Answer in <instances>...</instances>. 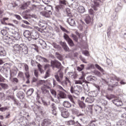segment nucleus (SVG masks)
Listing matches in <instances>:
<instances>
[{"instance_id": "f257e3e1", "label": "nucleus", "mask_w": 126, "mask_h": 126, "mask_svg": "<svg viewBox=\"0 0 126 126\" xmlns=\"http://www.w3.org/2000/svg\"><path fill=\"white\" fill-rule=\"evenodd\" d=\"M120 80L121 78L118 77L117 76L115 75H111L110 82L112 84L111 87L114 88L117 87V86H119V82H118V81H120Z\"/></svg>"}, {"instance_id": "aec40b11", "label": "nucleus", "mask_w": 126, "mask_h": 126, "mask_svg": "<svg viewBox=\"0 0 126 126\" xmlns=\"http://www.w3.org/2000/svg\"><path fill=\"white\" fill-rule=\"evenodd\" d=\"M61 45L65 52L69 51V48H68L65 42H61Z\"/></svg>"}, {"instance_id": "680f3d73", "label": "nucleus", "mask_w": 126, "mask_h": 126, "mask_svg": "<svg viewBox=\"0 0 126 126\" xmlns=\"http://www.w3.org/2000/svg\"><path fill=\"white\" fill-rule=\"evenodd\" d=\"M57 59L59 60L60 61H62L63 60V56L61 55L60 54H59L57 57Z\"/></svg>"}, {"instance_id": "412c9836", "label": "nucleus", "mask_w": 126, "mask_h": 126, "mask_svg": "<svg viewBox=\"0 0 126 126\" xmlns=\"http://www.w3.org/2000/svg\"><path fill=\"white\" fill-rule=\"evenodd\" d=\"M8 30H9V28L5 27L3 28V30L1 31V33L3 36H5V35L7 34V31H8Z\"/></svg>"}, {"instance_id": "bf43d9fd", "label": "nucleus", "mask_w": 126, "mask_h": 126, "mask_svg": "<svg viewBox=\"0 0 126 126\" xmlns=\"http://www.w3.org/2000/svg\"><path fill=\"white\" fill-rule=\"evenodd\" d=\"M68 125H74L75 122L73 120H70L68 122Z\"/></svg>"}, {"instance_id": "052dcab7", "label": "nucleus", "mask_w": 126, "mask_h": 126, "mask_svg": "<svg viewBox=\"0 0 126 126\" xmlns=\"http://www.w3.org/2000/svg\"><path fill=\"white\" fill-rule=\"evenodd\" d=\"M106 63L108 65H112V62H111V60H107Z\"/></svg>"}, {"instance_id": "a211bd4d", "label": "nucleus", "mask_w": 126, "mask_h": 126, "mask_svg": "<svg viewBox=\"0 0 126 126\" xmlns=\"http://www.w3.org/2000/svg\"><path fill=\"white\" fill-rule=\"evenodd\" d=\"M74 91L75 94H80V92H81V88L78 86L74 87Z\"/></svg>"}, {"instance_id": "bb28decb", "label": "nucleus", "mask_w": 126, "mask_h": 126, "mask_svg": "<svg viewBox=\"0 0 126 126\" xmlns=\"http://www.w3.org/2000/svg\"><path fill=\"white\" fill-rule=\"evenodd\" d=\"M67 22L71 26H73L75 24V21L71 18H68Z\"/></svg>"}, {"instance_id": "e433bc0d", "label": "nucleus", "mask_w": 126, "mask_h": 126, "mask_svg": "<svg viewBox=\"0 0 126 126\" xmlns=\"http://www.w3.org/2000/svg\"><path fill=\"white\" fill-rule=\"evenodd\" d=\"M37 67H38V70H39V71H40V73H44V70L42 68V66L40 64H38L37 65Z\"/></svg>"}, {"instance_id": "393cba45", "label": "nucleus", "mask_w": 126, "mask_h": 126, "mask_svg": "<svg viewBox=\"0 0 126 126\" xmlns=\"http://www.w3.org/2000/svg\"><path fill=\"white\" fill-rule=\"evenodd\" d=\"M62 116L63 118H68L69 117V113L67 111H63L62 112Z\"/></svg>"}, {"instance_id": "7c9ffc66", "label": "nucleus", "mask_w": 126, "mask_h": 126, "mask_svg": "<svg viewBox=\"0 0 126 126\" xmlns=\"http://www.w3.org/2000/svg\"><path fill=\"white\" fill-rule=\"evenodd\" d=\"M41 91H42V93H44V94H46V93H49V91H48V89L47 88H46V87L43 86L41 87Z\"/></svg>"}, {"instance_id": "f3484780", "label": "nucleus", "mask_w": 126, "mask_h": 126, "mask_svg": "<svg viewBox=\"0 0 126 126\" xmlns=\"http://www.w3.org/2000/svg\"><path fill=\"white\" fill-rule=\"evenodd\" d=\"M66 94L63 92L60 91L58 94V99H63L65 98Z\"/></svg>"}, {"instance_id": "6e6d98bb", "label": "nucleus", "mask_w": 126, "mask_h": 126, "mask_svg": "<svg viewBox=\"0 0 126 126\" xmlns=\"http://www.w3.org/2000/svg\"><path fill=\"white\" fill-rule=\"evenodd\" d=\"M60 29L62 31H63V32H65V33H67V32H68L66 29L62 26L60 27Z\"/></svg>"}, {"instance_id": "20e7f679", "label": "nucleus", "mask_w": 126, "mask_h": 126, "mask_svg": "<svg viewBox=\"0 0 126 126\" xmlns=\"http://www.w3.org/2000/svg\"><path fill=\"white\" fill-rule=\"evenodd\" d=\"M20 53L24 54V55H27L28 53V47L26 45L23 43L21 44Z\"/></svg>"}, {"instance_id": "39448f33", "label": "nucleus", "mask_w": 126, "mask_h": 126, "mask_svg": "<svg viewBox=\"0 0 126 126\" xmlns=\"http://www.w3.org/2000/svg\"><path fill=\"white\" fill-rule=\"evenodd\" d=\"M12 35H11V39L12 40H19L20 39V35L19 33L16 32L15 31H13L12 32Z\"/></svg>"}, {"instance_id": "864d4df0", "label": "nucleus", "mask_w": 126, "mask_h": 126, "mask_svg": "<svg viewBox=\"0 0 126 126\" xmlns=\"http://www.w3.org/2000/svg\"><path fill=\"white\" fill-rule=\"evenodd\" d=\"M51 93L54 96H56L57 95V93L56 92V91L54 90H51Z\"/></svg>"}, {"instance_id": "79ce46f5", "label": "nucleus", "mask_w": 126, "mask_h": 126, "mask_svg": "<svg viewBox=\"0 0 126 126\" xmlns=\"http://www.w3.org/2000/svg\"><path fill=\"white\" fill-rule=\"evenodd\" d=\"M82 76L79 78V80H81V81H83V82H84L85 80V78L84 77V74H83V71L82 72Z\"/></svg>"}, {"instance_id": "58836bf2", "label": "nucleus", "mask_w": 126, "mask_h": 126, "mask_svg": "<svg viewBox=\"0 0 126 126\" xmlns=\"http://www.w3.org/2000/svg\"><path fill=\"white\" fill-rule=\"evenodd\" d=\"M95 66L97 68V69L101 71V72H104V69H103V68H102V67H101V66H100L98 64H96Z\"/></svg>"}, {"instance_id": "1a4fd4ad", "label": "nucleus", "mask_w": 126, "mask_h": 126, "mask_svg": "<svg viewBox=\"0 0 126 126\" xmlns=\"http://www.w3.org/2000/svg\"><path fill=\"white\" fill-rule=\"evenodd\" d=\"M113 104H115L117 107H120L123 105V102L120 98L116 97L112 100Z\"/></svg>"}, {"instance_id": "9b49d317", "label": "nucleus", "mask_w": 126, "mask_h": 126, "mask_svg": "<svg viewBox=\"0 0 126 126\" xmlns=\"http://www.w3.org/2000/svg\"><path fill=\"white\" fill-rule=\"evenodd\" d=\"M51 120L47 118L43 120L42 123L41 124L42 126H49L51 125Z\"/></svg>"}, {"instance_id": "4468645a", "label": "nucleus", "mask_w": 126, "mask_h": 126, "mask_svg": "<svg viewBox=\"0 0 126 126\" xmlns=\"http://www.w3.org/2000/svg\"><path fill=\"white\" fill-rule=\"evenodd\" d=\"M31 37L33 40H37V39L39 38V33H38V32H32L31 34Z\"/></svg>"}, {"instance_id": "dca6fc26", "label": "nucleus", "mask_w": 126, "mask_h": 126, "mask_svg": "<svg viewBox=\"0 0 126 126\" xmlns=\"http://www.w3.org/2000/svg\"><path fill=\"white\" fill-rule=\"evenodd\" d=\"M63 106L64 107V108H70L72 106L71 103L68 101H64L63 103Z\"/></svg>"}, {"instance_id": "7ed1b4c3", "label": "nucleus", "mask_w": 126, "mask_h": 126, "mask_svg": "<svg viewBox=\"0 0 126 126\" xmlns=\"http://www.w3.org/2000/svg\"><path fill=\"white\" fill-rule=\"evenodd\" d=\"M21 48V44H15L13 46V52L14 54H20V49Z\"/></svg>"}, {"instance_id": "a18cd8bd", "label": "nucleus", "mask_w": 126, "mask_h": 126, "mask_svg": "<svg viewBox=\"0 0 126 126\" xmlns=\"http://www.w3.org/2000/svg\"><path fill=\"white\" fill-rule=\"evenodd\" d=\"M94 77L92 76H88V78H87V80L88 81H93V80H94Z\"/></svg>"}, {"instance_id": "c03bdc74", "label": "nucleus", "mask_w": 126, "mask_h": 126, "mask_svg": "<svg viewBox=\"0 0 126 126\" xmlns=\"http://www.w3.org/2000/svg\"><path fill=\"white\" fill-rule=\"evenodd\" d=\"M24 67H25V70H26V72L29 71V66L26 63H24Z\"/></svg>"}, {"instance_id": "9d476101", "label": "nucleus", "mask_w": 126, "mask_h": 126, "mask_svg": "<svg viewBox=\"0 0 126 126\" xmlns=\"http://www.w3.org/2000/svg\"><path fill=\"white\" fill-rule=\"evenodd\" d=\"M99 1L101 2V0H95L94 1V5L92 6V8L94 9V10H97L98 9H97V7H99L100 5V3H99Z\"/></svg>"}, {"instance_id": "473e14b6", "label": "nucleus", "mask_w": 126, "mask_h": 126, "mask_svg": "<svg viewBox=\"0 0 126 126\" xmlns=\"http://www.w3.org/2000/svg\"><path fill=\"white\" fill-rule=\"evenodd\" d=\"M33 92H34V89H30L27 92V94L28 96H31L32 94H33Z\"/></svg>"}, {"instance_id": "69168bd1", "label": "nucleus", "mask_w": 126, "mask_h": 126, "mask_svg": "<svg viewBox=\"0 0 126 126\" xmlns=\"http://www.w3.org/2000/svg\"><path fill=\"white\" fill-rule=\"evenodd\" d=\"M15 16L17 19H18V20H21V17H20V16L18 15H15Z\"/></svg>"}, {"instance_id": "37998d69", "label": "nucleus", "mask_w": 126, "mask_h": 126, "mask_svg": "<svg viewBox=\"0 0 126 126\" xmlns=\"http://www.w3.org/2000/svg\"><path fill=\"white\" fill-rule=\"evenodd\" d=\"M6 110H8V108H7V107H2L0 108V112H5Z\"/></svg>"}, {"instance_id": "3c124183", "label": "nucleus", "mask_w": 126, "mask_h": 126, "mask_svg": "<svg viewBox=\"0 0 126 126\" xmlns=\"http://www.w3.org/2000/svg\"><path fill=\"white\" fill-rule=\"evenodd\" d=\"M51 107L53 110H57V107L56 106V104L52 103L51 104Z\"/></svg>"}, {"instance_id": "6e6552de", "label": "nucleus", "mask_w": 126, "mask_h": 126, "mask_svg": "<svg viewBox=\"0 0 126 126\" xmlns=\"http://www.w3.org/2000/svg\"><path fill=\"white\" fill-rule=\"evenodd\" d=\"M63 37L65 40L67 41L69 46H70L71 47H73V46H74V43H73V41H72V40H71V39H70V38H69V36H68L67 34L65 33Z\"/></svg>"}, {"instance_id": "f03ea898", "label": "nucleus", "mask_w": 126, "mask_h": 126, "mask_svg": "<svg viewBox=\"0 0 126 126\" xmlns=\"http://www.w3.org/2000/svg\"><path fill=\"white\" fill-rule=\"evenodd\" d=\"M55 77L57 81H58V82H61V84L63 85V86H66L68 83L70 84V80H69V79L67 77H65V80L63 82H62V80L60 79V77H59L58 74L55 75Z\"/></svg>"}, {"instance_id": "09e8293b", "label": "nucleus", "mask_w": 126, "mask_h": 126, "mask_svg": "<svg viewBox=\"0 0 126 126\" xmlns=\"http://www.w3.org/2000/svg\"><path fill=\"white\" fill-rule=\"evenodd\" d=\"M72 37L73 40H74V41H75L76 42H77L78 41V38H77V36L76 35L72 34Z\"/></svg>"}, {"instance_id": "ea45409f", "label": "nucleus", "mask_w": 126, "mask_h": 126, "mask_svg": "<svg viewBox=\"0 0 126 126\" xmlns=\"http://www.w3.org/2000/svg\"><path fill=\"white\" fill-rule=\"evenodd\" d=\"M50 72H51V70H50V69H48L46 72L44 78H47V77H49V76H50Z\"/></svg>"}, {"instance_id": "423d86ee", "label": "nucleus", "mask_w": 126, "mask_h": 126, "mask_svg": "<svg viewBox=\"0 0 126 126\" xmlns=\"http://www.w3.org/2000/svg\"><path fill=\"white\" fill-rule=\"evenodd\" d=\"M39 84H43V86L48 89L51 88L52 86V84L48 80H40L39 81Z\"/></svg>"}, {"instance_id": "6ab92c4d", "label": "nucleus", "mask_w": 126, "mask_h": 126, "mask_svg": "<svg viewBox=\"0 0 126 126\" xmlns=\"http://www.w3.org/2000/svg\"><path fill=\"white\" fill-rule=\"evenodd\" d=\"M40 14L45 16V17H50L52 15V12H49L47 11H42L40 12Z\"/></svg>"}, {"instance_id": "c9c22d12", "label": "nucleus", "mask_w": 126, "mask_h": 126, "mask_svg": "<svg viewBox=\"0 0 126 126\" xmlns=\"http://www.w3.org/2000/svg\"><path fill=\"white\" fill-rule=\"evenodd\" d=\"M53 8L52 6H47L44 8L45 10H46L47 12H52L51 10Z\"/></svg>"}, {"instance_id": "c756f323", "label": "nucleus", "mask_w": 126, "mask_h": 126, "mask_svg": "<svg viewBox=\"0 0 126 126\" xmlns=\"http://www.w3.org/2000/svg\"><path fill=\"white\" fill-rule=\"evenodd\" d=\"M78 11L80 13H83L85 12V8L82 6H80L78 8Z\"/></svg>"}, {"instance_id": "de8ad7c7", "label": "nucleus", "mask_w": 126, "mask_h": 126, "mask_svg": "<svg viewBox=\"0 0 126 126\" xmlns=\"http://www.w3.org/2000/svg\"><path fill=\"white\" fill-rule=\"evenodd\" d=\"M24 74H23V72H19V73L18 74V77H20L21 78H22L23 77Z\"/></svg>"}, {"instance_id": "b1692460", "label": "nucleus", "mask_w": 126, "mask_h": 126, "mask_svg": "<svg viewBox=\"0 0 126 126\" xmlns=\"http://www.w3.org/2000/svg\"><path fill=\"white\" fill-rule=\"evenodd\" d=\"M32 33L30 32V31L27 30L25 31V32H24V36L26 38H27L28 39L29 38H30V36H31Z\"/></svg>"}, {"instance_id": "49530a36", "label": "nucleus", "mask_w": 126, "mask_h": 126, "mask_svg": "<svg viewBox=\"0 0 126 126\" xmlns=\"http://www.w3.org/2000/svg\"><path fill=\"white\" fill-rule=\"evenodd\" d=\"M82 83H83V81H81L80 80L75 81V84H82Z\"/></svg>"}, {"instance_id": "8fccbe9b", "label": "nucleus", "mask_w": 126, "mask_h": 126, "mask_svg": "<svg viewBox=\"0 0 126 126\" xmlns=\"http://www.w3.org/2000/svg\"><path fill=\"white\" fill-rule=\"evenodd\" d=\"M34 74L36 77H38L39 74V71L38 70H34Z\"/></svg>"}, {"instance_id": "0eeeda50", "label": "nucleus", "mask_w": 126, "mask_h": 126, "mask_svg": "<svg viewBox=\"0 0 126 126\" xmlns=\"http://www.w3.org/2000/svg\"><path fill=\"white\" fill-rule=\"evenodd\" d=\"M51 66L53 68L56 67L59 69L61 68V66H62V63L58 61H51Z\"/></svg>"}, {"instance_id": "2f4dec72", "label": "nucleus", "mask_w": 126, "mask_h": 126, "mask_svg": "<svg viewBox=\"0 0 126 126\" xmlns=\"http://www.w3.org/2000/svg\"><path fill=\"white\" fill-rule=\"evenodd\" d=\"M78 105L82 109L83 108H85V103H84V102L82 101L79 100Z\"/></svg>"}, {"instance_id": "f704fd0d", "label": "nucleus", "mask_w": 126, "mask_h": 126, "mask_svg": "<svg viewBox=\"0 0 126 126\" xmlns=\"http://www.w3.org/2000/svg\"><path fill=\"white\" fill-rule=\"evenodd\" d=\"M105 97L108 100H112V99H114L115 98V95L114 94H107L105 95Z\"/></svg>"}, {"instance_id": "4d7b16f0", "label": "nucleus", "mask_w": 126, "mask_h": 126, "mask_svg": "<svg viewBox=\"0 0 126 126\" xmlns=\"http://www.w3.org/2000/svg\"><path fill=\"white\" fill-rule=\"evenodd\" d=\"M40 59L43 61L44 63H48V60L44 57H40Z\"/></svg>"}, {"instance_id": "e2e57ef3", "label": "nucleus", "mask_w": 126, "mask_h": 126, "mask_svg": "<svg viewBox=\"0 0 126 126\" xmlns=\"http://www.w3.org/2000/svg\"><path fill=\"white\" fill-rule=\"evenodd\" d=\"M4 97V94L0 93V100H1L2 98Z\"/></svg>"}, {"instance_id": "a878e982", "label": "nucleus", "mask_w": 126, "mask_h": 126, "mask_svg": "<svg viewBox=\"0 0 126 126\" xmlns=\"http://www.w3.org/2000/svg\"><path fill=\"white\" fill-rule=\"evenodd\" d=\"M94 110L95 112H97V113H102V107L98 105H96L94 107Z\"/></svg>"}, {"instance_id": "a19ab883", "label": "nucleus", "mask_w": 126, "mask_h": 126, "mask_svg": "<svg viewBox=\"0 0 126 126\" xmlns=\"http://www.w3.org/2000/svg\"><path fill=\"white\" fill-rule=\"evenodd\" d=\"M38 43L41 45V46H43V45H46V42H45V41L42 39H39Z\"/></svg>"}, {"instance_id": "f8f14e48", "label": "nucleus", "mask_w": 126, "mask_h": 126, "mask_svg": "<svg viewBox=\"0 0 126 126\" xmlns=\"http://www.w3.org/2000/svg\"><path fill=\"white\" fill-rule=\"evenodd\" d=\"M66 2H67V1H66V0H59V3L60 6H57L56 8H59L60 6H61L62 7L63 6H64V5H66Z\"/></svg>"}, {"instance_id": "338daca9", "label": "nucleus", "mask_w": 126, "mask_h": 126, "mask_svg": "<svg viewBox=\"0 0 126 126\" xmlns=\"http://www.w3.org/2000/svg\"><path fill=\"white\" fill-rule=\"evenodd\" d=\"M13 82H16V83H18V79H17V78H13Z\"/></svg>"}, {"instance_id": "5fc2aeb1", "label": "nucleus", "mask_w": 126, "mask_h": 126, "mask_svg": "<svg viewBox=\"0 0 126 126\" xmlns=\"http://www.w3.org/2000/svg\"><path fill=\"white\" fill-rule=\"evenodd\" d=\"M4 80L5 79L1 75H0V82H4Z\"/></svg>"}, {"instance_id": "13d9d810", "label": "nucleus", "mask_w": 126, "mask_h": 126, "mask_svg": "<svg viewBox=\"0 0 126 126\" xmlns=\"http://www.w3.org/2000/svg\"><path fill=\"white\" fill-rule=\"evenodd\" d=\"M57 109H53L52 110V114H53V115H54V116H57Z\"/></svg>"}, {"instance_id": "5701e85b", "label": "nucleus", "mask_w": 126, "mask_h": 126, "mask_svg": "<svg viewBox=\"0 0 126 126\" xmlns=\"http://www.w3.org/2000/svg\"><path fill=\"white\" fill-rule=\"evenodd\" d=\"M85 21L87 24H90L93 21L92 19H91V17L89 15H87L85 19Z\"/></svg>"}, {"instance_id": "774afa93", "label": "nucleus", "mask_w": 126, "mask_h": 126, "mask_svg": "<svg viewBox=\"0 0 126 126\" xmlns=\"http://www.w3.org/2000/svg\"><path fill=\"white\" fill-rule=\"evenodd\" d=\"M83 53L86 56H89V52L88 51H84Z\"/></svg>"}, {"instance_id": "0e129e2a", "label": "nucleus", "mask_w": 126, "mask_h": 126, "mask_svg": "<svg viewBox=\"0 0 126 126\" xmlns=\"http://www.w3.org/2000/svg\"><path fill=\"white\" fill-rule=\"evenodd\" d=\"M89 11L90 14H91L92 15L94 14V11L93 10V9H90Z\"/></svg>"}, {"instance_id": "603ef678", "label": "nucleus", "mask_w": 126, "mask_h": 126, "mask_svg": "<svg viewBox=\"0 0 126 126\" xmlns=\"http://www.w3.org/2000/svg\"><path fill=\"white\" fill-rule=\"evenodd\" d=\"M25 74L27 79L30 78V74H29V71L26 72Z\"/></svg>"}, {"instance_id": "2eb2a0df", "label": "nucleus", "mask_w": 126, "mask_h": 126, "mask_svg": "<svg viewBox=\"0 0 126 126\" xmlns=\"http://www.w3.org/2000/svg\"><path fill=\"white\" fill-rule=\"evenodd\" d=\"M6 56V51L4 50V48L0 46V56L5 57Z\"/></svg>"}, {"instance_id": "cd10ccee", "label": "nucleus", "mask_w": 126, "mask_h": 126, "mask_svg": "<svg viewBox=\"0 0 126 126\" xmlns=\"http://www.w3.org/2000/svg\"><path fill=\"white\" fill-rule=\"evenodd\" d=\"M29 4H30V2H27L26 3L22 4L21 5L20 8L21 9H26V8H27L28 6H29Z\"/></svg>"}, {"instance_id": "4c0bfd02", "label": "nucleus", "mask_w": 126, "mask_h": 126, "mask_svg": "<svg viewBox=\"0 0 126 126\" xmlns=\"http://www.w3.org/2000/svg\"><path fill=\"white\" fill-rule=\"evenodd\" d=\"M0 86L3 88V89H7L8 88V85L4 83H0Z\"/></svg>"}, {"instance_id": "ddd939ff", "label": "nucleus", "mask_w": 126, "mask_h": 126, "mask_svg": "<svg viewBox=\"0 0 126 126\" xmlns=\"http://www.w3.org/2000/svg\"><path fill=\"white\" fill-rule=\"evenodd\" d=\"M88 95L89 96L94 98V97H96L98 95V92L97 91H91Z\"/></svg>"}, {"instance_id": "4be33fe9", "label": "nucleus", "mask_w": 126, "mask_h": 126, "mask_svg": "<svg viewBox=\"0 0 126 126\" xmlns=\"http://www.w3.org/2000/svg\"><path fill=\"white\" fill-rule=\"evenodd\" d=\"M85 102L89 103L90 104H92V103L94 102V98L89 96V97L86 98Z\"/></svg>"}, {"instance_id": "c85d7f7f", "label": "nucleus", "mask_w": 126, "mask_h": 126, "mask_svg": "<svg viewBox=\"0 0 126 126\" xmlns=\"http://www.w3.org/2000/svg\"><path fill=\"white\" fill-rule=\"evenodd\" d=\"M68 98L73 103L72 106H73V107H74V105H75V101H74V99H73V96H72V95H71L70 94H69V95H68Z\"/></svg>"}, {"instance_id": "72a5a7b5", "label": "nucleus", "mask_w": 126, "mask_h": 126, "mask_svg": "<svg viewBox=\"0 0 126 126\" xmlns=\"http://www.w3.org/2000/svg\"><path fill=\"white\" fill-rule=\"evenodd\" d=\"M18 97L20 99L24 98V94L22 92H19L18 94Z\"/></svg>"}]
</instances>
